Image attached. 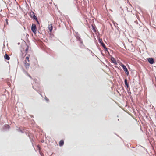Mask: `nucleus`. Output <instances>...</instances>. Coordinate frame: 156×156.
Instances as JSON below:
<instances>
[{"label":"nucleus","mask_w":156,"mask_h":156,"mask_svg":"<svg viewBox=\"0 0 156 156\" xmlns=\"http://www.w3.org/2000/svg\"><path fill=\"white\" fill-rule=\"evenodd\" d=\"M27 75L30 77V78L32 79V78L31 77V76L27 72Z\"/></svg>","instance_id":"nucleus-16"},{"label":"nucleus","mask_w":156,"mask_h":156,"mask_svg":"<svg viewBox=\"0 0 156 156\" xmlns=\"http://www.w3.org/2000/svg\"><path fill=\"white\" fill-rule=\"evenodd\" d=\"M26 59L27 60L28 62H29L30 60H29V57L28 56H27L26 58Z\"/></svg>","instance_id":"nucleus-14"},{"label":"nucleus","mask_w":156,"mask_h":156,"mask_svg":"<svg viewBox=\"0 0 156 156\" xmlns=\"http://www.w3.org/2000/svg\"><path fill=\"white\" fill-rule=\"evenodd\" d=\"M25 66L27 69L29 68L30 66V64L27 63L26 60L25 61Z\"/></svg>","instance_id":"nucleus-6"},{"label":"nucleus","mask_w":156,"mask_h":156,"mask_svg":"<svg viewBox=\"0 0 156 156\" xmlns=\"http://www.w3.org/2000/svg\"><path fill=\"white\" fill-rule=\"evenodd\" d=\"M37 147L39 149V150L40 149V147H39V145L37 146Z\"/></svg>","instance_id":"nucleus-18"},{"label":"nucleus","mask_w":156,"mask_h":156,"mask_svg":"<svg viewBox=\"0 0 156 156\" xmlns=\"http://www.w3.org/2000/svg\"><path fill=\"white\" fill-rule=\"evenodd\" d=\"M42 142H44V141H43H43H42Z\"/></svg>","instance_id":"nucleus-20"},{"label":"nucleus","mask_w":156,"mask_h":156,"mask_svg":"<svg viewBox=\"0 0 156 156\" xmlns=\"http://www.w3.org/2000/svg\"><path fill=\"white\" fill-rule=\"evenodd\" d=\"M15 1H16V0H15Z\"/></svg>","instance_id":"nucleus-22"},{"label":"nucleus","mask_w":156,"mask_h":156,"mask_svg":"<svg viewBox=\"0 0 156 156\" xmlns=\"http://www.w3.org/2000/svg\"><path fill=\"white\" fill-rule=\"evenodd\" d=\"M4 57L5 60H9L10 59L9 56L7 54L6 52H5V55H4Z\"/></svg>","instance_id":"nucleus-5"},{"label":"nucleus","mask_w":156,"mask_h":156,"mask_svg":"<svg viewBox=\"0 0 156 156\" xmlns=\"http://www.w3.org/2000/svg\"><path fill=\"white\" fill-rule=\"evenodd\" d=\"M31 136V135H28V136Z\"/></svg>","instance_id":"nucleus-19"},{"label":"nucleus","mask_w":156,"mask_h":156,"mask_svg":"<svg viewBox=\"0 0 156 156\" xmlns=\"http://www.w3.org/2000/svg\"><path fill=\"white\" fill-rule=\"evenodd\" d=\"M147 60L151 64H153L154 62V60L153 58H148L147 59Z\"/></svg>","instance_id":"nucleus-4"},{"label":"nucleus","mask_w":156,"mask_h":156,"mask_svg":"<svg viewBox=\"0 0 156 156\" xmlns=\"http://www.w3.org/2000/svg\"><path fill=\"white\" fill-rule=\"evenodd\" d=\"M25 47L26 48H25V52H26V54H27V53L28 51L29 46L28 45H27V44H26L25 45Z\"/></svg>","instance_id":"nucleus-10"},{"label":"nucleus","mask_w":156,"mask_h":156,"mask_svg":"<svg viewBox=\"0 0 156 156\" xmlns=\"http://www.w3.org/2000/svg\"><path fill=\"white\" fill-rule=\"evenodd\" d=\"M76 38H77V39L80 41V43H81V44L83 43V41L82 40V39L80 37L78 36L76 37Z\"/></svg>","instance_id":"nucleus-9"},{"label":"nucleus","mask_w":156,"mask_h":156,"mask_svg":"<svg viewBox=\"0 0 156 156\" xmlns=\"http://www.w3.org/2000/svg\"><path fill=\"white\" fill-rule=\"evenodd\" d=\"M36 29L37 28L36 25L34 24H32L31 27V30L35 34L36 33Z\"/></svg>","instance_id":"nucleus-2"},{"label":"nucleus","mask_w":156,"mask_h":156,"mask_svg":"<svg viewBox=\"0 0 156 156\" xmlns=\"http://www.w3.org/2000/svg\"><path fill=\"white\" fill-rule=\"evenodd\" d=\"M48 28L49 29L50 32H51L53 29V27L51 24L48 25Z\"/></svg>","instance_id":"nucleus-7"},{"label":"nucleus","mask_w":156,"mask_h":156,"mask_svg":"<svg viewBox=\"0 0 156 156\" xmlns=\"http://www.w3.org/2000/svg\"><path fill=\"white\" fill-rule=\"evenodd\" d=\"M135 15L136 16V13Z\"/></svg>","instance_id":"nucleus-21"},{"label":"nucleus","mask_w":156,"mask_h":156,"mask_svg":"<svg viewBox=\"0 0 156 156\" xmlns=\"http://www.w3.org/2000/svg\"><path fill=\"white\" fill-rule=\"evenodd\" d=\"M30 16L31 18H33L38 22L37 17L35 16L34 13L33 12H30Z\"/></svg>","instance_id":"nucleus-3"},{"label":"nucleus","mask_w":156,"mask_h":156,"mask_svg":"<svg viewBox=\"0 0 156 156\" xmlns=\"http://www.w3.org/2000/svg\"><path fill=\"white\" fill-rule=\"evenodd\" d=\"M64 140H61L59 142V145L60 146H62L64 145Z\"/></svg>","instance_id":"nucleus-8"},{"label":"nucleus","mask_w":156,"mask_h":156,"mask_svg":"<svg viewBox=\"0 0 156 156\" xmlns=\"http://www.w3.org/2000/svg\"><path fill=\"white\" fill-rule=\"evenodd\" d=\"M111 61H112V62L113 63H116V61L115 60V59L114 58H113V57H112L111 58Z\"/></svg>","instance_id":"nucleus-11"},{"label":"nucleus","mask_w":156,"mask_h":156,"mask_svg":"<svg viewBox=\"0 0 156 156\" xmlns=\"http://www.w3.org/2000/svg\"><path fill=\"white\" fill-rule=\"evenodd\" d=\"M124 82L125 85L127 87H129V85L127 83V80L126 79H125Z\"/></svg>","instance_id":"nucleus-12"},{"label":"nucleus","mask_w":156,"mask_h":156,"mask_svg":"<svg viewBox=\"0 0 156 156\" xmlns=\"http://www.w3.org/2000/svg\"><path fill=\"white\" fill-rule=\"evenodd\" d=\"M92 30L95 32H96V29L93 26H92Z\"/></svg>","instance_id":"nucleus-13"},{"label":"nucleus","mask_w":156,"mask_h":156,"mask_svg":"<svg viewBox=\"0 0 156 156\" xmlns=\"http://www.w3.org/2000/svg\"><path fill=\"white\" fill-rule=\"evenodd\" d=\"M139 146L137 145V146H138V147H140L143 150H145V148L144 147H142V146H140V145Z\"/></svg>","instance_id":"nucleus-15"},{"label":"nucleus","mask_w":156,"mask_h":156,"mask_svg":"<svg viewBox=\"0 0 156 156\" xmlns=\"http://www.w3.org/2000/svg\"><path fill=\"white\" fill-rule=\"evenodd\" d=\"M121 66L122 67L125 73L127 75H129V71L128 69H127L126 66L125 65L122 64L121 65Z\"/></svg>","instance_id":"nucleus-1"},{"label":"nucleus","mask_w":156,"mask_h":156,"mask_svg":"<svg viewBox=\"0 0 156 156\" xmlns=\"http://www.w3.org/2000/svg\"><path fill=\"white\" fill-rule=\"evenodd\" d=\"M101 45H102V46L104 47L105 48V44H104V43H103V42H102V43H101Z\"/></svg>","instance_id":"nucleus-17"}]
</instances>
